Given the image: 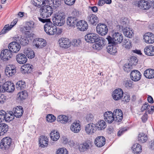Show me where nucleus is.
<instances>
[{"label": "nucleus", "instance_id": "obj_1", "mask_svg": "<svg viewBox=\"0 0 154 154\" xmlns=\"http://www.w3.org/2000/svg\"><path fill=\"white\" fill-rule=\"evenodd\" d=\"M39 20L42 22L45 23L44 29L46 33L49 35H54L57 32V27L51 22L50 19H43L40 17H38Z\"/></svg>", "mask_w": 154, "mask_h": 154}, {"label": "nucleus", "instance_id": "obj_2", "mask_svg": "<svg viewBox=\"0 0 154 154\" xmlns=\"http://www.w3.org/2000/svg\"><path fill=\"white\" fill-rule=\"evenodd\" d=\"M54 6L44 5L40 9L41 15L43 18L50 17L53 13Z\"/></svg>", "mask_w": 154, "mask_h": 154}, {"label": "nucleus", "instance_id": "obj_3", "mask_svg": "<svg viewBox=\"0 0 154 154\" xmlns=\"http://www.w3.org/2000/svg\"><path fill=\"white\" fill-rule=\"evenodd\" d=\"M56 24L59 26L63 25L64 23L65 15L63 11H59L54 15Z\"/></svg>", "mask_w": 154, "mask_h": 154}, {"label": "nucleus", "instance_id": "obj_4", "mask_svg": "<svg viewBox=\"0 0 154 154\" xmlns=\"http://www.w3.org/2000/svg\"><path fill=\"white\" fill-rule=\"evenodd\" d=\"M93 143L90 140H87L78 145V148L80 152H85L92 147Z\"/></svg>", "mask_w": 154, "mask_h": 154}, {"label": "nucleus", "instance_id": "obj_5", "mask_svg": "<svg viewBox=\"0 0 154 154\" xmlns=\"http://www.w3.org/2000/svg\"><path fill=\"white\" fill-rule=\"evenodd\" d=\"M96 29L97 32L101 35H105L108 32L107 26L103 23H99L98 24Z\"/></svg>", "mask_w": 154, "mask_h": 154}, {"label": "nucleus", "instance_id": "obj_6", "mask_svg": "<svg viewBox=\"0 0 154 154\" xmlns=\"http://www.w3.org/2000/svg\"><path fill=\"white\" fill-rule=\"evenodd\" d=\"M11 143V139L9 137H6L2 139L0 143V146L2 149H8Z\"/></svg>", "mask_w": 154, "mask_h": 154}, {"label": "nucleus", "instance_id": "obj_7", "mask_svg": "<svg viewBox=\"0 0 154 154\" xmlns=\"http://www.w3.org/2000/svg\"><path fill=\"white\" fill-rule=\"evenodd\" d=\"M32 2L34 6L38 8L42 7V5L46 3L50 5L54 3L53 0H32Z\"/></svg>", "mask_w": 154, "mask_h": 154}, {"label": "nucleus", "instance_id": "obj_8", "mask_svg": "<svg viewBox=\"0 0 154 154\" xmlns=\"http://www.w3.org/2000/svg\"><path fill=\"white\" fill-rule=\"evenodd\" d=\"M96 42L95 44L93 45V48L96 50L99 51L103 48L106 44V40L104 38H101L99 37V38Z\"/></svg>", "mask_w": 154, "mask_h": 154}, {"label": "nucleus", "instance_id": "obj_9", "mask_svg": "<svg viewBox=\"0 0 154 154\" xmlns=\"http://www.w3.org/2000/svg\"><path fill=\"white\" fill-rule=\"evenodd\" d=\"M58 42L61 47L64 48L70 47L71 43L70 40L66 38H61L59 40Z\"/></svg>", "mask_w": 154, "mask_h": 154}, {"label": "nucleus", "instance_id": "obj_10", "mask_svg": "<svg viewBox=\"0 0 154 154\" xmlns=\"http://www.w3.org/2000/svg\"><path fill=\"white\" fill-rule=\"evenodd\" d=\"M11 51L8 49H5L1 52V59L4 61H6L11 58L12 54Z\"/></svg>", "mask_w": 154, "mask_h": 154}, {"label": "nucleus", "instance_id": "obj_11", "mask_svg": "<svg viewBox=\"0 0 154 154\" xmlns=\"http://www.w3.org/2000/svg\"><path fill=\"white\" fill-rule=\"evenodd\" d=\"M100 37L97 34L94 33L87 34L85 36L86 41L90 43H94Z\"/></svg>", "mask_w": 154, "mask_h": 154}, {"label": "nucleus", "instance_id": "obj_12", "mask_svg": "<svg viewBox=\"0 0 154 154\" xmlns=\"http://www.w3.org/2000/svg\"><path fill=\"white\" fill-rule=\"evenodd\" d=\"M8 48L12 52L16 53L20 50V46L17 42H12L9 44Z\"/></svg>", "mask_w": 154, "mask_h": 154}, {"label": "nucleus", "instance_id": "obj_13", "mask_svg": "<svg viewBox=\"0 0 154 154\" xmlns=\"http://www.w3.org/2000/svg\"><path fill=\"white\" fill-rule=\"evenodd\" d=\"M123 91L121 88L115 89L113 92L112 97L113 99L115 100L121 99L123 97Z\"/></svg>", "mask_w": 154, "mask_h": 154}, {"label": "nucleus", "instance_id": "obj_14", "mask_svg": "<svg viewBox=\"0 0 154 154\" xmlns=\"http://www.w3.org/2000/svg\"><path fill=\"white\" fill-rule=\"evenodd\" d=\"M6 75L8 77L12 76L16 73V69L15 66L9 65L7 66L5 70Z\"/></svg>", "mask_w": 154, "mask_h": 154}, {"label": "nucleus", "instance_id": "obj_15", "mask_svg": "<svg viewBox=\"0 0 154 154\" xmlns=\"http://www.w3.org/2000/svg\"><path fill=\"white\" fill-rule=\"evenodd\" d=\"M144 41L147 43L152 44L154 42V34L151 32L146 33L143 36Z\"/></svg>", "mask_w": 154, "mask_h": 154}, {"label": "nucleus", "instance_id": "obj_16", "mask_svg": "<svg viewBox=\"0 0 154 154\" xmlns=\"http://www.w3.org/2000/svg\"><path fill=\"white\" fill-rule=\"evenodd\" d=\"M4 92L7 91L8 92H12L14 90V85L11 82L7 81L5 83L2 85Z\"/></svg>", "mask_w": 154, "mask_h": 154}, {"label": "nucleus", "instance_id": "obj_17", "mask_svg": "<svg viewBox=\"0 0 154 154\" xmlns=\"http://www.w3.org/2000/svg\"><path fill=\"white\" fill-rule=\"evenodd\" d=\"M130 77L132 80L134 82H137L140 79L141 74L139 71L134 70L131 72Z\"/></svg>", "mask_w": 154, "mask_h": 154}, {"label": "nucleus", "instance_id": "obj_18", "mask_svg": "<svg viewBox=\"0 0 154 154\" xmlns=\"http://www.w3.org/2000/svg\"><path fill=\"white\" fill-rule=\"evenodd\" d=\"M78 21L77 18L73 16H70L67 17L66 19V23L69 27H74L75 25L77 26Z\"/></svg>", "mask_w": 154, "mask_h": 154}, {"label": "nucleus", "instance_id": "obj_19", "mask_svg": "<svg viewBox=\"0 0 154 154\" xmlns=\"http://www.w3.org/2000/svg\"><path fill=\"white\" fill-rule=\"evenodd\" d=\"M76 26L78 29L81 31H86L88 29V25L86 21L83 20H80L78 21Z\"/></svg>", "mask_w": 154, "mask_h": 154}, {"label": "nucleus", "instance_id": "obj_20", "mask_svg": "<svg viewBox=\"0 0 154 154\" xmlns=\"http://www.w3.org/2000/svg\"><path fill=\"white\" fill-rule=\"evenodd\" d=\"M105 138L102 136H99L97 137L95 139L94 143L98 147H101L105 144Z\"/></svg>", "mask_w": 154, "mask_h": 154}, {"label": "nucleus", "instance_id": "obj_21", "mask_svg": "<svg viewBox=\"0 0 154 154\" xmlns=\"http://www.w3.org/2000/svg\"><path fill=\"white\" fill-rule=\"evenodd\" d=\"M34 44L37 48H42L47 45L46 41L43 38L36 39L33 42Z\"/></svg>", "mask_w": 154, "mask_h": 154}, {"label": "nucleus", "instance_id": "obj_22", "mask_svg": "<svg viewBox=\"0 0 154 154\" xmlns=\"http://www.w3.org/2000/svg\"><path fill=\"white\" fill-rule=\"evenodd\" d=\"M104 119L108 123H111L114 120V115L111 111H108L104 114Z\"/></svg>", "mask_w": 154, "mask_h": 154}, {"label": "nucleus", "instance_id": "obj_23", "mask_svg": "<svg viewBox=\"0 0 154 154\" xmlns=\"http://www.w3.org/2000/svg\"><path fill=\"white\" fill-rule=\"evenodd\" d=\"M16 59L18 63L20 64L25 63L27 60V57L22 53L18 54L16 56Z\"/></svg>", "mask_w": 154, "mask_h": 154}, {"label": "nucleus", "instance_id": "obj_24", "mask_svg": "<svg viewBox=\"0 0 154 154\" xmlns=\"http://www.w3.org/2000/svg\"><path fill=\"white\" fill-rule=\"evenodd\" d=\"M48 143V139L46 136H41L39 139V144L42 147L47 146Z\"/></svg>", "mask_w": 154, "mask_h": 154}, {"label": "nucleus", "instance_id": "obj_25", "mask_svg": "<svg viewBox=\"0 0 154 154\" xmlns=\"http://www.w3.org/2000/svg\"><path fill=\"white\" fill-rule=\"evenodd\" d=\"M138 6L143 10H147L150 7L149 3L145 0H141L139 2Z\"/></svg>", "mask_w": 154, "mask_h": 154}, {"label": "nucleus", "instance_id": "obj_26", "mask_svg": "<svg viewBox=\"0 0 154 154\" xmlns=\"http://www.w3.org/2000/svg\"><path fill=\"white\" fill-rule=\"evenodd\" d=\"M57 120L58 122L63 124L69 123L71 121L69 117L65 115L59 116L57 117Z\"/></svg>", "mask_w": 154, "mask_h": 154}, {"label": "nucleus", "instance_id": "obj_27", "mask_svg": "<svg viewBox=\"0 0 154 154\" xmlns=\"http://www.w3.org/2000/svg\"><path fill=\"white\" fill-rule=\"evenodd\" d=\"M96 129L95 125L93 123H89L85 127V131L88 134H92L94 133Z\"/></svg>", "mask_w": 154, "mask_h": 154}, {"label": "nucleus", "instance_id": "obj_28", "mask_svg": "<svg viewBox=\"0 0 154 154\" xmlns=\"http://www.w3.org/2000/svg\"><path fill=\"white\" fill-rule=\"evenodd\" d=\"M112 38L116 43H121L123 39L122 35L119 32H115L112 35Z\"/></svg>", "mask_w": 154, "mask_h": 154}, {"label": "nucleus", "instance_id": "obj_29", "mask_svg": "<svg viewBox=\"0 0 154 154\" xmlns=\"http://www.w3.org/2000/svg\"><path fill=\"white\" fill-rule=\"evenodd\" d=\"M143 75L147 79H153L154 78V70L151 69H147L144 71Z\"/></svg>", "mask_w": 154, "mask_h": 154}, {"label": "nucleus", "instance_id": "obj_30", "mask_svg": "<svg viewBox=\"0 0 154 154\" xmlns=\"http://www.w3.org/2000/svg\"><path fill=\"white\" fill-rule=\"evenodd\" d=\"M144 52L148 56L154 55V46L151 45L146 46L144 49Z\"/></svg>", "mask_w": 154, "mask_h": 154}, {"label": "nucleus", "instance_id": "obj_31", "mask_svg": "<svg viewBox=\"0 0 154 154\" xmlns=\"http://www.w3.org/2000/svg\"><path fill=\"white\" fill-rule=\"evenodd\" d=\"M23 112V109L21 106H17L15 109L14 115L16 117L20 118L22 116Z\"/></svg>", "mask_w": 154, "mask_h": 154}, {"label": "nucleus", "instance_id": "obj_32", "mask_svg": "<svg viewBox=\"0 0 154 154\" xmlns=\"http://www.w3.org/2000/svg\"><path fill=\"white\" fill-rule=\"evenodd\" d=\"M71 130L74 133H78L81 130V126L77 122L73 123L70 126Z\"/></svg>", "mask_w": 154, "mask_h": 154}, {"label": "nucleus", "instance_id": "obj_33", "mask_svg": "<svg viewBox=\"0 0 154 154\" xmlns=\"http://www.w3.org/2000/svg\"><path fill=\"white\" fill-rule=\"evenodd\" d=\"M98 18L97 16L94 14H90L88 17L89 22L91 24L96 25L98 22Z\"/></svg>", "mask_w": 154, "mask_h": 154}, {"label": "nucleus", "instance_id": "obj_34", "mask_svg": "<svg viewBox=\"0 0 154 154\" xmlns=\"http://www.w3.org/2000/svg\"><path fill=\"white\" fill-rule=\"evenodd\" d=\"M95 125L96 129H98V130H103L106 126L105 122L103 120L98 121Z\"/></svg>", "mask_w": 154, "mask_h": 154}, {"label": "nucleus", "instance_id": "obj_35", "mask_svg": "<svg viewBox=\"0 0 154 154\" xmlns=\"http://www.w3.org/2000/svg\"><path fill=\"white\" fill-rule=\"evenodd\" d=\"M133 152L136 154H139L142 150L141 146L138 143L134 144L132 147Z\"/></svg>", "mask_w": 154, "mask_h": 154}, {"label": "nucleus", "instance_id": "obj_36", "mask_svg": "<svg viewBox=\"0 0 154 154\" xmlns=\"http://www.w3.org/2000/svg\"><path fill=\"white\" fill-rule=\"evenodd\" d=\"M24 53L29 58H32L35 55L33 51L29 48L25 49L24 50Z\"/></svg>", "mask_w": 154, "mask_h": 154}, {"label": "nucleus", "instance_id": "obj_37", "mask_svg": "<svg viewBox=\"0 0 154 154\" xmlns=\"http://www.w3.org/2000/svg\"><path fill=\"white\" fill-rule=\"evenodd\" d=\"M16 22H14L13 25L11 24L9 25V24H7L5 25L2 31L0 32V35L6 33L12 29L13 26L16 24Z\"/></svg>", "mask_w": 154, "mask_h": 154}, {"label": "nucleus", "instance_id": "obj_38", "mask_svg": "<svg viewBox=\"0 0 154 154\" xmlns=\"http://www.w3.org/2000/svg\"><path fill=\"white\" fill-rule=\"evenodd\" d=\"M8 129V126L5 123L0 124V136L4 135Z\"/></svg>", "mask_w": 154, "mask_h": 154}, {"label": "nucleus", "instance_id": "obj_39", "mask_svg": "<svg viewBox=\"0 0 154 154\" xmlns=\"http://www.w3.org/2000/svg\"><path fill=\"white\" fill-rule=\"evenodd\" d=\"M106 49L107 52L111 54H115L117 51L116 46L115 45H108L106 48Z\"/></svg>", "mask_w": 154, "mask_h": 154}, {"label": "nucleus", "instance_id": "obj_40", "mask_svg": "<svg viewBox=\"0 0 154 154\" xmlns=\"http://www.w3.org/2000/svg\"><path fill=\"white\" fill-rule=\"evenodd\" d=\"M22 69L24 71L25 73H30L33 69V66L30 64H26L22 67Z\"/></svg>", "mask_w": 154, "mask_h": 154}, {"label": "nucleus", "instance_id": "obj_41", "mask_svg": "<svg viewBox=\"0 0 154 154\" xmlns=\"http://www.w3.org/2000/svg\"><path fill=\"white\" fill-rule=\"evenodd\" d=\"M35 24L34 22L32 21L27 22L24 28L26 30L30 31L35 27Z\"/></svg>", "mask_w": 154, "mask_h": 154}, {"label": "nucleus", "instance_id": "obj_42", "mask_svg": "<svg viewBox=\"0 0 154 154\" xmlns=\"http://www.w3.org/2000/svg\"><path fill=\"white\" fill-rule=\"evenodd\" d=\"M50 136L51 140L53 141H57L59 138V132L55 130L53 131L50 133Z\"/></svg>", "mask_w": 154, "mask_h": 154}, {"label": "nucleus", "instance_id": "obj_43", "mask_svg": "<svg viewBox=\"0 0 154 154\" xmlns=\"http://www.w3.org/2000/svg\"><path fill=\"white\" fill-rule=\"evenodd\" d=\"M147 140V136L142 133H140L138 137V140L139 143H143L146 142Z\"/></svg>", "mask_w": 154, "mask_h": 154}, {"label": "nucleus", "instance_id": "obj_44", "mask_svg": "<svg viewBox=\"0 0 154 154\" xmlns=\"http://www.w3.org/2000/svg\"><path fill=\"white\" fill-rule=\"evenodd\" d=\"M133 82L130 80L125 81L123 82L124 86L128 89H131L133 88Z\"/></svg>", "mask_w": 154, "mask_h": 154}, {"label": "nucleus", "instance_id": "obj_45", "mask_svg": "<svg viewBox=\"0 0 154 154\" xmlns=\"http://www.w3.org/2000/svg\"><path fill=\"white\" fill-rule=\"evenodd\" d=\"M138 61V60L136 57L132 56L130 58L128 66H135L137 64Z\"/></svg>", "mask_w": 154, "mask_h": 154}, {"label": "nucleus", "instance_id": "obj_46", "mask_svg": "<svg viewBox=\"0 0 154 154\" xmlns=\"http://www.w3.org/2000/svg\"><path fill=\"white\" fill-rule=\"evenodd\" d=\"M16 40L17 42L18 40L19 43H20L22 45H26L28 44L29 41L25 37H24L23 38H22V37H21L19 40V38H17Z\"/></svg>", "mask_w": 154, "mask_h": 154}, {"label": "nucleus", "instance_id": "obj_47", "mask_svg": "<svg viewBox=\"0 0 154 154\" xmlns=\"http://www.w3.org/2000/svg\"><path fill=\"white\" fill-rule=\"evenodd\" d=\"M25 87V83L22 81H19L16 84V87L18 90L23 89Z\"/></svg>", "mask_w": 154, "mask_h": 154}, {"label": "nucleus", "instance_id": "obj_48", "mask_svg": "<svg viewBox=\"0 0 154 154\" xmlns=\"http://www.w3.org/2000/svg\"><path fill=\"white\" fill-rule=\"evenodd\" d=\"M18 98H19L21 100H23L25 99L27 97L28 94L26 91H24L20 92L18 94Z\"/></svg>", "mask_w": 154, "mask_h": 154}, {"label": "nucleus", "instance_id": "obj_49", "mask_svg": "<svg viewBox=\"0 0 154 154\" xmlns=\"http://www.w3.org/2000/svg\"><path fill=\"white\" fill-rule=\"evenodd\" d=\"M128 20L127 18L121 19L120 21V26L122 28H125L128 25Z\"/></svg>", "mask_w": 154, "mask_h": 154}, {"label": "nucleus", "instance_id": "obj_50", "mask_svg": "<svg viewBox=\"0 0 154 154\" xmlns=\"http://www.w3.org/2000/svg\"><path fill=\"white\" fill-rule=\"evenodd\" d=\"M123 33L125 35L129 38L132 37L133 35V33L131 30V32L129 30H128L127 29L124 28L123 30Z\"/></svg>", "mask_w": 154, "mask_h": 154}, {"label": "nucleus", "instance_id": "obj_51", "mask_svg": "<svg viewBox=\"0 0 154 154\" xmlns=\"http://www.w3.org/2000/svg\"><path fill=\"white\" fill-rule=\"evenodd\" d=\"M72 45L75 47L80 46L82 42L81 40L79 39H75L72 40Z\"/></svg>", "mask_w": 154, "mask_h": 154}, {"label": "nucleus", "instance_id": "obj_52", "mask_svg": "<svg viewBox=\"0 0 154 154\" xmlns=\"http://www.w3.org/2000/svg\"><path fill=\"white\" fill-rule=\"evenodd\" d=\"M57 154H68V152L66 148H62L57 150Z\"/></svg>", "mask_w": 154, "mask_h": 154}, {"label": "nucleus", "instance_id": "obj_53", "mask_svg": "<svg viewBox=\"0 0 154 154\" xmlns=\"http://www.w3.org/2000/svg\"><path fill=\"white\" fill-rule=\"evenodd\" d=\"M46 120L49 122H52L55 120V117L53 115L49 114L46 116Z\"/></svg>", "mask_w": 154, "mask_h": 154}, {"label": "nucleus", "instance_id": "obj_54", "mask_svg": "<svg viewBox=\"0 0 154 154\" xmlns=\"http://www.w3.org/2000/svg\"><path fill=\"white\" fill-rule=\"evenodd\" d=\"M130 96L128 94L123 93V97L121 99L124 102H128L130 100Z\"/></svg>", "mask_w": 154, "mask_h": 154}, {"label": "nucleus", "instance_id": "obj_55", "mask_svg": "<svg viewBox=\"0 0 154 154\" xmlns=\"http://www.w3.org/2000/svg\"><path fill=\"white\" fill-rule=\"evenodd\" d=\"M5 112L3 110H0V123L2 122L5 118Z\"/></svg>", "mask_w": 154, "mask_h": 154}, {"label": "nucleus", "instance_id": "obj_56", "mask_svg": "<svg viewBox=\"0 0 154 154\" xmlns=\"http://www.w3.org/2000/svg\"><path fill=\"white\" fill-rule=\"evenodd\" d=\"M113 113L114 116H120L122 115H123L122 111L120 109H117L116 110H115Z\"/></svg>", "mask_w": 154, "mask_h": 154}, {"label": "nucleus", "instance_id": "obj_57", "mask_svg": "<svg viewBox=\"0 0 154 154\" xmlns=\"http://www.w3.org/2000/svg\"><path fill=\"white\" fill-rule=\"evenodd\" d=\"M106 39H107L108 42V44H111L114 45L115 44V42L114 40V39L112 38V37H111L110 36H108Z\"/></svg>", "mask_w": 154, "mask_h": 154}, {"label": "nucleus", "instance_id": "obj_58", "mask_svg": "<svg viewBox=\"0 0 154 154\" xmlns=\"http://www.w3.org/2000/svg\"><path fill=\"white\" fill-rule=\"evenodd\" d=\"M86 119L88 122H92L93 120L94 116L92 114H89L86 116Z\"/></svg>", "mask_w": 154, "mask_h": 154}, {"label": "nucleus", "instance_id": "obj_59", "mask_svg": "<svg viewBox=\"0 0 154 154\" xmlns=\"http://www.w3.org/2000/svg\"><path fill=\"white\" fill-rule=\"evenodd\" d=\"M123 117V115H121L119 116H114V120L116 122H121L122 119Z\"/></svg>", "mask_w": 154, "mask_h": 154}, {"label": "nucleus", "instance_id": "obj_60", "mask_svg": "<svg viewBox=\"0 0 154 154\" xmlns=\"http://www.w3.org/2000/svg\"><path fill=\"white\" fill-rule=\"evenodd\" d=\"M10 114H8L7 113H6L5 112V118L4 120H5L6 122H9V121H10L13 118H12V116H13V115H10Z\"/></svg>", "mask_w": 154, "mask_h": 154}, {"label": "nucleus", "instance_id": "obj_61", "mask_svg": "<svg viewBox=\"0 0 154 154\" xmlns=\"http://www.w3.org/2000/svg\"><path fill=\"white\" fill-rule=\"evenodd\" d=\"M75 0H64L65 3L68 5H71L74 4Z\"/></svg>", "mask_w": 154, "mask_h": 154}, {"label": "nucleus", "instance_id": "obj_62", "mask_svg": "<svg viewBox=\"0 0 154 154\" xmlns=\"http://www.w3.org/2000/svg\"><path fill=\"white\" fill-rule=\"evenodd\" d=\"M154 111V106L151 105L149 106L148 109V112L149 114H152Z\"/></svg>", "mask_w": 154, "mask_h": 154}, {"label": "nucleus", "instance_id": "obj_63", "mask_svg": "<svg viewBox=\"0 0 154 154\" xmlns=\"http://www.w3.org/2000/svg\"><path fill=\"white\" fill-rule=\"evenodd\" d=\"M149 104L148 103H145L142 106L141 110V111H143L146 109H147L148 110V108L149 107Z\"/></svg>", "mask_w": 154, "mask_h": 154}, {"label": "nucleus", "instance_id": "obj_64", "mask_svg": "<svg viewBox=\"0 0 154 154\" xmlns=\"http://www.w3.org/2000/svg\"><path fill=\"white\" fill-rule=\"evenodd\" d=\"M27 31L25 32V34L26 36L28 37H32L34 34L31 32H30L29 31L26 30Z\"/></svg>", "mask_w": 154, "mask_h": 154}]
</instances>
